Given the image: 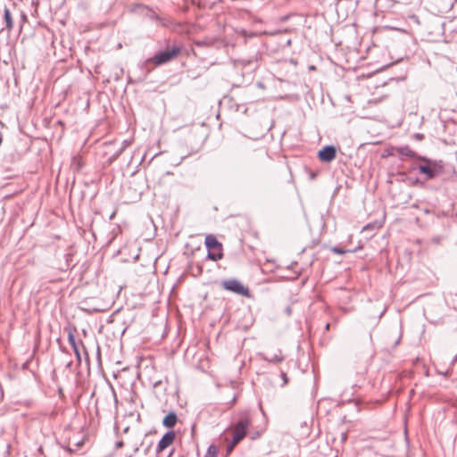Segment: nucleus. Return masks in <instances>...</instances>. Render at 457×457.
Returning <instances> with one entry per match:
<instances>
[{
    "label": "nucleus",
    "mask_w": 457,
    "mask_h": 457,
    "mask_svg": "<svg viewBox=\"0 0 457 457\" xmlns=\"http://www.w3.org/2000/svg\"><path fill=\"white\" fill-rule=\"evenodd\" d=\"M420 164L413 165L411 170H418L425 180H431L442 175L445 170V162L442 160H433L426 156H419Z\"/></svg>",
    "instance_id": "obj_1"
},
{
    "label": "nucleus",
    "mask_w": 457,
    "mask_h": 457,
    "mask_svg": "<svg viewBox=\"0 0 457 457\" xmlns=\"http://www.w3.org/2000/svg\"><path fill=\"white\" fill-rule=\"evenodd\" d=\"M181 51V46L173 45L170 48L168 47L163 51L156 53L154 56L145 60V63H154L155 66H160L170 62Z\"/></svg>",
    "instance_id": "obj_2"
},
{
    "label": "nucleus",
    "mask_w": 457,
    "mask_h": 457,
    "mask_svg": "<svg viewBox=\"0 0 457 457\" xmlns=\"http://www.w3.org/2000/svg\"><path fill=\"white\" fill-rule=\"evenodd\" d=\"M251 419L247 413H242L233 429L234 444H238L246 436Z\"/></svg>",
    "instance_id": "obj_3"
},
{
    "label": "nucleus",
    "mask_w": 457,
    "mask_h": 457,
    "mask_svg": "<svg viewBox=\"0 0 457 457\" xmlns=\"http://www.w3.org/2000/svg\"><path fill=\"white\" fill-rule=\"evenodd\" d=\"M205 246L208 249L207 257L214 262L222 259L223 254L221 253L222 245L213 235H208L204 241Z\"/></svg>",
    "instance_id": "obj_4"
},
{
    "label": "nucleus",
    "mask_w": 457,
    "mask_h": 457,
    "mask_svg": "<svg viewBox=\"0 0 457 457\" xmlns=\"http://www.w3.org/2000/svg\"><path fill=\"white\" fill-rule=\"evenodd\" d=\"M220 285L225 290L230 291L238 295H249V289L236 278L224 279L221 281Z\"/></svg>",
    "instance_id": "obj_5"
},
{
    "label": "nucleus",
    "mask_w": 457,
    "mask_h": 457,
    "mask_svg": "<svg viewBox=\"0 0 457 457\" xmlns=\"http://www.w3.org/2000/svg\"><path fill=\"white\" fill-rule=\"evenodd\" d=\"M337 156V148L333 145H328L319 150L317 157L321 162L328 163L335 160Z\"/></svg>",
    "instance_id": "obj_6"
},
{
    "label": "nucleus",
    "mask_w": 457,
    "mask_h": 457,
    "mask_svg": "<svg viewBox=\"0 0 457 457\" xmlns=\"http://www.w3.org/2000/svg\"><path fill=\"white\" fill-rule=\"evenodd\" d=\"M401 155V156H406L409 158L416 159L418 160V157L420 156L417 153H415L413 150L411 149L409 145H403V146H395L392 147L390 150H387L386 155Z\"/></svg>",
    "instance_id": "obj_7"
},
{
    "label": "nucleus",
    "mask_w": 457,
    "mask_h": 457,
    "mask_svg": "<svg viewBox=\"0 0 457 457\" xmlns=\"http://www.w3.org/2000/svg\"><path fill=\"white\" fill-rule=\"evenodd\" d=\"M175 437L176 435L174 431H167L157 444L156 453H162L165 448L170 446L174 442Z\"/></svg>",
    "instance_id": "obj_8"
},
{
    "label": "nucleus",
    "mask_w": 457,
    "mask_h": 457,
    "mask_svg": "<svg viewBox=\"0 0 457 457\" xmlns=\"http://www.w3.org/2000/svg\"><path fill=\"white\" fill-rule=\"evenodd\" d=\"M264 359L269 362L278 363L283 361L284 357L281 351H278V353L269 351L264 353Z\"/></svg>",
    "instance_id": "obj_9"
},
{
    "label": "nucleus",
    "mask_w": 457,
    "mask_h": 457,
    "mask_svg": "<svg viewBox=\"0 0 457 457\" xmlns=\"http://www.w3.org/2000/svg\"><path fill=\"white\" fill-rule=\"evenodd\" d=\"M178 420L177 414L173 411L168 413L162 420V425L168 428H172Z\"/></svg>",
    "instance_id": "obj_10"
},
{
    "label": "nucleus",
    "mask_w": 457,
    "mask_h": 457,
    "mask_svg": "<svg viewBox=\"0 0 457 457\" xmlns=\"http://www.w3.org/2000/svg\"><path fill=\"white\" fill-rule=\"evenodd\" d=\"M4 20L5 22V27L1 29V31L6 29L8 31H11L13 28V21L11 14L10 10L5 6L4 10Z\"/></svg>",
    "instance_id": "obj_11"
},
{
    "label": "nucleus",
    "mask_w": 457,
    "mask_h": 457,
    "mask_svg": "<svg viewBox=\"0 0 457 457\" xmlns=\"http://www.w3.org/2000/svg\"><path fill=\"white\" fill-rule=\"evenodd\" d=\"M137 8L145 10L146 12H145V16L146 18H148L149 20L157 22V20L159 19V15L154 11H153L151 8H149L147 5L137 4Z\"/></svg>",
    "instance_id": "obj_12"
},
{
    "label": "nucleus",
    "mask_w": 457,
    "mask_h": 457,
    "mask_svg": "<svg viewBox=\"0 0 457 457\" xmlns=\"http://www.w3.org/2000/svg\"><path fill=\"white\" fill-rule=\"evenodd\" d=\"M362 246L361 245H359L357 248H354V249H344L340 246H332L330 247V251L334 253H337V254H345L346 253H355L357 252L359 249H361Z\"/></svg>",
    "instance_id": "obj_13"
},
{
    "label": "nucleus",
    "mask_w": 457,
    "mask_h": 457,
    "mask_svg": "<svg viewBox=\"0 0 457 457\" xmlns=\"http://www.w3.org/2000/svg\"><path fill=\"white\" fill-rule=\"evenodd\" d=\"M300 271H295L293 267L287 266V281L295 280L300 276Z\"/></svg>",
    "instance_id": "obj_14"
},
{
    "label": "nucleus",
    "mask_w": 457,
    "mask_h": 457,
    "mask_svg": "<svg viewBox=\"0 0 457 457\" xmlns=\"http://www.w3.org/2000/svg\"><path fill=\"white\" fill-rule=\"evenodd\" d=\"M218 453V448L214 445H211L204 457H216Z\"/></svg>",
    "instance_id": "obj_15"
},
{
    "label": "nucleus",
    "mask_w": 457,
    "mask_h": 457,
    "mask_svg": "<svg viewBox=\"0 0 457 457\" xmlns=\"http://www.w3.org/2000/svg\"><path fill=\"white\" fill-rule=\"evenodd\" d=\"M156 23L162 27L168 28L171 25V21L168 18L159 16V19L157 20Z\"/></svg>",
    "instance_id": "obj_16"
},
{
    "label": "nucleus",
    "mask_w": 457,
    "mask_h": 457,
    "mask_svg": "<svg viewBox=\"0 0 457 457\" xmlns=\"http://www.w3.org/2000/svg\"><path fill=\"white\" fill-rule=\"evenodd\" d=\"M68 342L71 345L73 350L79 348L76 339H75V337L72 332H70L68 334Z\"/></svg>",
    "instance_id": "obj_17"
},
{
    "label": "nucleus",
    "mask_w": 457,
    "mask_h": 457,
    "mask_svg": "<svg viewBox=\"0 0 457 457\" xmlns=\"http://www.w3.org/2000/svg\"><path fill=\"white\" fill-rule=\"evenodd\" d=\"M381 227L380 223L375 222V223H368L365 225L362 228L363 231L372 230L375 228H379Z\"/></svg>",
    "instance_id": "obj_18"
},
{
    "label": "nucleus",
    "mask_w": 457,
    "mask_h": 457,
    "mask_svg": "<svg viewBox=\"0 0 457 457\" xmlns=\"http://www.w3.org/2000/svg\"><path fill=\"white\" fill-rule=\"evenodd\" d=\"M237 445L234 444V439L232 438V441L227 445V454H229Z\"/></svg>",
    "instance_id": "obj_19"
},
{
    "label": "nucleus",
    "mask_w": 457,
    "mask_h": 457,
    "mask_svg": "<svg viewBox=\"0 0 457 457\" xmlns=\"http://www.w3.org/2000/svg\"><path fill=\"white\" fill-rule=\"evenodd\" d=\"M73 351H74V353L76 355L78 363L80 364V362H81V355H80V353H79V349L77 348V349H74Z\"/></svg>",
    "instance_id": "obj_20"
},
{
    "label": "nucleus",
    "mask_w": 457,
    "mask_h": 457,
    "mask_svg": "<svg viewBox=\"0 0 457 457\" xmlns=\"http://www.w3.org/2000/svg\"><path fill=\"white\" fill-rule=\"evenodd\" d=\"M442 240V237L440 236H436L432 237L431 241L435 244H440Z\"/></svg>",
    "instance_id": "obj_21"
},
{
    "label": "nucleus",
    "mask_w": 457,
    "mask_h": 457,
    "mask_svg": "<svg viewBox=\"0 0 457 457\" xmlns=\"http://www.w3.org/2000/svg\"><path fill=\"white\" fill-rule=\"evenodd\" d=\"M288 62H289V63H291V64H292V65H294L295 67H296V65H297V63H298V61H297V59H295V58H290V59L288 60Z\"/></svg>",
    "instance_id": "obj_22"
},
{
    "label": "nucleus",
    "mask_w": 457,
    "mask_h": 457,
    "mask_svg": "<svg viewBox=\"0 0 457 457\" xmlns=\"http://www.w3.org/2000/svg\"><path fill=\"white\" fill-rule=\"evenodd\" d=\"M72 364H73V361H72L71 360H70V361H66V363H65V367H66L67 369H71V366H72Z\"/></svg>",
    "instance_id": "obj_23"
},
{
    "label": "nucleus",
    "mask_w": 457,
    "mask_h": 457,
    "mask_svg": "<svg viewBox=\"0 0 457 457\" xmlns=\"http://www.w3.org/2000/svg\"><path fill=\"white\" fill-rule=\"evenodd\" d=\"M280 377L283 380V384H286V372L281 371Z\"/></svg>",
    "instance_id": "obj_24"
},
{
    "label": "nucleus",
    "mask_w": 457,
    "mask_h": 457,
    "mask_svg": "<svg viewBox=\"0 0 457 457\" xmlns=\"http://www.w3.org/2000/svg\"><path fill=\"white\" fill-rule=\"evenodd\" d=\"M65 449H66L68 452H70V453H71V452H74V451H75V449H72V448L71 447V443H69V445H68L67 447H65Z\"/></svg>",
    "instance_id": "obj_25"
},
{
    "label": "nucleus",
    "mask_w": 457,
    "mask_h": 457,
    "mask_svg": "<svg viewBox=\"0 0 457 457\" xmlns=\"http://www.w3.org/2000/svg\"><path fill=\"white\" fill-rule=\"evenodd\" d=\"M83 445V441H79L75 444L77 448H79Z\"/></svg>",
    "instance_id": "obj_26"
},
{
    "label": "nucleus",
    "mask_w": 457,
    "mask_h": 457,
    "mask_svg": "<svg viewBox=\"0 0 457 457\" xmlns=\"http://www.w3.org/2000/svg\"><path fill=\"white\" fill-rule=\"evenodd\" d=\"M237 402V395H234V397L232 398L231 402H230V404H234L235 403Z\"/></svg>",
    "instance_id": "obj_27"
},
{
    "label": "nucleus",
    "mask_w": 457,
    "mask_h": 457,
    "mask_svg": "<svg viewBox=\"0 0 457 457\" xmlns=\"http://www.w3.org/2000/svg\"><path fill=\"white\" fill-rule=\"evenodd\" d=\"M415 137L418 138V139H422L423 138V135L422 134H420V133H417L415 135Z\"/></svg>",
    "instance_id": "obj_28"
},
{
    "label": "nucleus",
    "mask_w": 457,
    "mask_h": 457,
    "mask_svg": "<svg viewBox=\"0 0 457 457\" xmlns=\"http://www.w3.org/2000/svg\"><path fill=\"white\" fill-rule=\"evenodd\" d=\"M329 327H330V324L329 323H327L326 326H325V329L326 330H328L329 329Z\"/></svg>",
    "instance_id": "obj_29"
},
{
    "label": "nucleus",
    "mask_w": 457,
    "mask_h": 457,
    "mask_svg": "<svg viewBox=\"0 0 457 457\" xmlns=\"http://www.w3.org/2000/svg\"><path fill=\"white\" fill-rule=\"evenodd\" d=\"M122 445H123V443H122V442H119V443H117V446H118V447H121Z\"/></svg>",
    "instance_id": "obj_30"
},
{
    "label": "nucleus",
    "mask_w": 457,
    "mask_h": 457,
    "mask_svg": "<svg viewBox=\"0 0 457 457\" xmlns=\"http://www.w3.org/2000/svg\"><path fill=\"white\" fill-rule=\"evenodd\" d=\"M114 216H115V212L111 214L110 220H112Z\"/></svg>",
    "instance_id": "obj_31"
},
{
    "label": "nucleus",
    "mask_w": 457,
    "mask_h": 457,
    "mask_svg": "<svg viewBox=\"0 0 457 457\" xmlns=\"http://www.w3.org/2000/svg\"><path fill=\"white\" fill-rule=\"evenodd\" d=\"M287 316L290 315V313H291V310L288 307H287Z\"/></svg>",
    "instance_id": "obj_32"
},
{
    "label": "nucleus",
    "mask_w": 457,
    "mask_h": 457,
    "mask_svg": "<svg viewBox=\"0 0 457 457\" xmlns=\"http://www.w3.org/2000/svg\"><path fill=\"white\" fill-rule=\"evenodd\" d=\"M126 143H127V141H124V142H123V145H124V146L121 148V150H120V151H122V150L125 148V146H126Z\"/></svg>",
    "instance_id": "obj_33"
},
{
    "label": "nucleus",
    "mask_w": 457,
    "mask_h": 457,
    "mask_svg": "<svg viewBox=\"0 0 457 457\" xmlns=\"http://www.w3.org/2000/svg\"><path fill=\"white\" fill-rule=\"evenodd\" d=\"M287 46H290L291 45V41L289 39H287Z\"/></svg>",
    "instance_id": "obj_34"
},
{
    "label": "nucleus",
    "mask_w": 457,
    "mask_h": 457,
    "mask_svg": "<svg viewBox=\"0 0 457 457\" xmlns=\"http://www.w3.org/2000/svg\"><path fill=\"white\" fill-rule=\"evenodd\" d=\"M345 439H346V435L343 434V440H345Z\"/></svg>",
    "instance_id": "obj_35"
},
{
    "label": "nucleus",
    "mask_w": 457,
    "mask_h": 457,
    "mask_svg": "<svg viewBox=\"0 0 457 457\" xmlns=\"http://www.w3.org/2000/svg\"><path fill=\"white\" fill-rule=\"evenodd\" d=\"M0 126L3 128L4 124L0 120Z\"/></svg>",
    "instance_id": "obj_36"
},
{
    "label": "nucleus",
    "mask_w": 457,
    "mask_h": 457,
    "mask_svg": "<svg viewBox=\"0 0 457 457\" xmlns=\"http://www.w3.org/2000/svg\"><path fill=\"white\" fill-rule=\"evenodd\" d=\"M170 455H172V452H171V453H170V455H169L168 457H170Z\"/></svg>",
    "instance_id": "obj_37"
}]
</instances>
